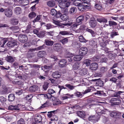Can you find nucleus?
Instances as JSON below:
<instances>
[{
  "label": "nucleus",
  "instance_id": "20",
  "mask_svg": "<svg viewBox=\"0 0 124 124\" xmlns=\"http://www.w3.org/2000/svg\"><path fill=\"white\" fill-rule=\"evenodd\" d=\"M60 73L58 71H56L53 73L52 76L53 77L55 78H57L61 76Z\"/></svg>",
  "mask_w": 124,
  "mask_h": 124
},
{
  "label": "nucleus",
  "instance_id": "52",
  "mask_svg": "<svg viewBox=\"0 0 124 124\" xmlns=\"http://www.w3.org/2000/svg\"><path fill=\"white\" fill-rule=\"evenodd\" d=\"M65 86L68 87L71 90H72L74 89L75 87V86H72L69 84H67L65 85Z\"/></svg>",
  "mask_w": 124,
  "mask_h": 124
},
{
  "label": "nucleus",
  "instance_id": "43",
  "mask_svg": "<svg viewBox=\"0 0 124 124\" xmlns=\"http://www.w3.org/2000/svg\"><path fill=\"white\" fill-rule=\"evenodd\" d=\"M43 26L46 27V29L48 30L53 28L54 27V26L53 25H52L50 23L46 24V25H45Z\"/></svg>",
  "mask_w": 124,
  "mask_h": 124
},
{
  "label": "nucleus",
  "instance_id": "50",
  "mask_svg": "<svg viewBox=\"0 0 124 124\" xmlns=\"http://www.w3.org/2000/svg\"><path fill=\"white\" fill-rule=\"evenodd\" d=\"M47 5L50 7H53L55 5V3L54 1H49L47 3Z\"/></svg>",
  "mask_w": 124,
  "mask_h": 124
},
{
  "label": "nucleus",
  "instance_id": "40",
  "mask_svg": "<svg viewBox=\"0 0 124 124\" xmlns=\"http://www.w3.org/2000/svg\"><path fill=\"white\" fill-rule=\"evenodd\" d=\"M77 11V9L75 7H72L70 9L69 12L70 14H73L75 13Z\"/></svg>",
  "mask_w": 124,
  "mask_h": 124
},
{
  "label": "nucleus",
  "instance_id": "4",
  "mask_svg": "<svg viewBox=\"0 0 124 124\" xmlns=\"http://www.w3.org/2000/svg\"><path fill=\"white\" fill-rule=\"evenodd\" d=\"M42 118L39 115H36L34 117V122L32 124H41Z\"/></svg>",
  "mask_w": 124,
  "mask_h": 124
},
{
  "label": "nucleus",
  "instance_id": "57",
  "mask_svg": "<svg viewBox=\"0 0 124 124\" xmlns=\"http://www.w3.org/2000/svg\"><path fill=\"white\" fill-rule=\"evenodd\" d=\"M111 101H112L114 102L115 101H119V102H117V104H118L119 103H120L121 102V100L119 98H112L111 99Z\"/></svg>",
  "mask_w": 124,
  "mask_h": 124
},
{
  "label": "nucleus",
  "instance_id": "30",
  "mask_svg": "<svg viewBox=\"0 0 124 124\" xmlns=\"http://www.w3.org/2000/svg\"><path fill=\"white\" fill-rule=\"evenodd\" d=\"M96 115L90 116L89 118V120L91 121L94 120L95 122L97 121L98 118H100L99 116H98V117H96Z\"/></svg>",
  "mask_w": 124,
  "mask_h": 124
},
{
  "label": "nucleus",
  "instance_id": "16",
  "mask_svg": "<svg viewBox=\"0 0 124 124\" xmlns=\"http://www.w3.org/2000/svg\"><path fill=\"white\" fill-rule=\"evenodd\" d=\"M67 63V62L66 60L62 59L59 62V66L61 67H64L66 65Z\"/></svg>",
  "mask_w": 124,
  "mask_h": 124
},
{
  "label": "nucleus",
  "instance_id": "45",
  "mask_svg": "<svg viewBox=\"0 0 124 124\" xmlns=\"http://www.w3.org/2000/svg\"><path fill=\"white\" fill-rule=\"evenodd\" d=\"M11 24L13 25H15L17 24L18 23V21L17 19H12L11 21Z\"/></svg>",
  "mask_w": 124,
  "mask_h": 124
},
{
  "label": "nucleus",
  "instance_id": "29",
  "mask_svg": "<svg viewBox=\"0 0 124 124\" xmlns=\"http://www.w3.org/2000/svg\"><path fill=\"white\" fill-rule=\"evenodd\" d=\"M95 8L99 10H101L102 9V6L100 3L96 4L95 5Z\"/></svg>",
  "mask_w": 124,
  "mask_h": 124
},
{
  "label": "nucleus",
  "instance_id": "62",
  "mask_svg": "<svg viewBox=\"0 0 124 124\" xmlns=\"http://www.w3.org/2000/svg\"><path fill=\"white\" fill-rule=\"evenodd\" d=\"M44 95L45 97H47L48 99H50L53 97L52 94H49V93L46 94H44Z\"/></svg>",
  "mask_w": 124,
  "mask_h": 124
},
{
  "label": "nucleus",
  "instance_id": "41",
  "mask_svg": "<svg viewBox=\"0 0 124 124\" xmlns=\"http://www.w3.org/2000/svg\"><path fill=\"white\" fill-rule=\"evenodd\" d=\"M16 105H11L8 106V109L9 110L16 111Z\"/></svg>",
  "mask_w": 124,
  "mask_h": 124
},
{
  "label": "nucleus",
  "instance_id": "7",
  "mask_svg": "<svg viewBox=\"0 0 124 124\" xmlns=\"http://www.w3.org/2000/svg\"><path fill=\"white\" fill-rule=\"evenodd\" d=\"M110 115L111 117L116 118H119L121 116L120 113L115 111L111 112Z\"/></svg>",
  "mask_w": 124,
  "mask_h": 124
},
{
  "label": "nucleus",
  "instance_id": "44",
  "mask_svg": "<svg viewBox=\"0 0 124 124\" xmlns=\"http://www.w3.org/2000/svg\"><path fill=\"white\" fill-rule=\"evenodd\" d=\"M79 41L85 43L87 41L82 35H80L79 37Z\"/></svg>",
  "mask_w": 124,
  "mask_h": 124
},
{
  "label": "nucleus",
  "instance_id": "28",
  "mask_svg": "<svg viewBox=\"0 0 124 124\" xmlns=\"http://www.w3.org/2000/svg\"><path fill=\"white\" fill-rule=\"evenodd\" d=\"M83 58V56L81 55H76L73 58V60L76 61H80Z\"/></svg>",
  "mask_w": 124,
  "mask_h": 124
},
{
  "label": "nucleus",
  "instance_id": "9",
  "mask_svg": "<svg viewBox=\"0 0 124 124\" xmlns=\"http://www.w3.org/2000/svg\"><path fill=\"white\" fill-rule=\"evenodd\" d=\"M88 51V49L85 47L80 48L79 50V53L80 55L83 56L86 54Z\"/></svg>",
  "mask_w": 124,
  "mask_h": 124
},
{
  "label": "nucleus",
  "instance_id": "26",
  "mask_svg": "<svg viewBox=\"0 0 124 124\" xmlns=\"http://www.w3.org/2000/svg\"><path fill=\"white\" fill-rule=\"evenodd\" d=\"M45 42L46 45L47 46H51L53 45L54 41L50 40H48L47 39H46Z\"/></svg>",
  "mask_w": 124,
  "mask_h": 124
},
{
  "label": "nucleus",
  "instance_id": "31",
  "mask_svg": "<svg viewBox=\"0 0 124 124\" xmlns=\"http://www.w3.org/2000/svg\"><path fill=\"white\" fill-rule=\"evenodd\" d=\"M97 21L100 23H106L108 22L106 19L104 18H98L97 19Z\"/></svg>",
  "mask_w": 124,
  "mask_h": 124
},
{
  "label": "nucleus",
  "instance_id": "32",
  "mask_svg": "<svg viewBox=\"0 0 124 124\" xmlns=\"http://www.w3.org/2000/svg\"><path fill=\"white\" fill-rule=\"evenodd\" d=\"M19 3L23 5H26L29 4V0H19Z\"/></svg>",
  "mask_w": 124,
  "mask_h": 124
},
{
  "label": "nucleus",
  "instance_id": "33",
  "mask_svg": "<svg viewBox=\"0 0 124 124\" xmlns=\"http://www.w3.org/2000/svg\"><path fill=\"white\" fill-rule=\"evenodd\" d=\"M124 92L118 91L114 93L113 95V97H116L118 98L120 97V96L121 93H124Z\"/></svg>",
  "mask_w": 124,
  "mask_h": 124
},
{
  "label": "nucleus",
  "instance_id": "24",
  "mask_svg": "<svg viewBox=\"0 0 124 124\" xmlns=\"http://www.w3.org/2000/svg\"><path fill=\"white\" fill-rule=\"evenodd\" d=\"M97 39H94L92 40L90 42V44L92 46H94L95 47H97Z\"/></svg>",
  "mask_w": 124,
  "mask_h": 124
},
{
  "label": "nucleus",
  "instance_id": "38",
  "mask_svg": "<svg viewBox=\"0 0 124 124\" xmlns=\"http://www.w3.org/2000/svg\"><path fill=\"white\" fill-rule=\"evenodd\" d=\"M84 16L82 15L78 17L76 19V21L78 23H80V24L82 23V21L83 20Z\"/></svg>",
  "mask_w": 124,
  "mask_h": 124
},
{
  "label": "nucleus",
  "instance_id": "11",
  "mask_svg": "<svg viewBox=\"0 0 124 124\" xmlns=\"http://www.w3.org/2000/svg\"><path fill=\"white\" fill-rule=\"evenodd\" d=\"M85 4L84 3H82L80 4L79 6H78V9L80 11H83L85 9V8H87V7H88L89 6L88 5H87Z\"/></svg>",
  "mask_w": 124,
  "mask_h": 124
},
{
  "label": "nucleus",
  "instance_id": "3",
  "mask_svg": "<svg viewBox=\"0 0 124 124\" xmlns=\"http://www.w3.org/2000/svg\"><path fill=\"white\" fill-rule=\"evenodd\" d=\"M95 105L94 107L96 113L98 115H100L101 114L104 113L105 112L103 110V108L102 106L96 105Z\"/></svg>",
  "mask_w": 124,
  "mask_h": 124
},
{
  "label": "nucleus",
  "instance_id": "19",
  "mask_svg": "<svg viewBox=\"0 0 124 124\" xmlns=\"http://www.w3.org/2000/svg\"><path fill=\"white\" fill-rule=\"evenodd\" d=\"M98 64L95 62L92 63L90 66V68L93 70H96L98 68Z\"/></svg>",
  "mask_w": 124,
  "mask_h": 124
},
{
  "label": "nucleus",
  "instance_id": "60",
  "mask_svg": "<svg viewBox=\"0 0 124 124\" xmlns=\"http://www.w3.org/2000/svg\"><path fill=\"white\" fill-rule=\"evenodd\" d=\"M118 33L116 32H113L111 33L110 36L112 38H113L115 36L118 35Z\"/></svg>",
  "mask_w": 124,
  "mask_h": 124
},
{
  "label": "nucleus",
  "instance_id": "47",
  "mask_svg": "<svg viewBox=\"0 0 124 124\" xmlns=\"http://www.w3.org/2000/svg\"><path fill=\"white\" fill-rule=\"evenodd\" d=\"M71 2L70 1H69L66 3H62V5L63 7L62 8H64L66 7H69L70 4Z\"/></svg>",
  "mask_w": 124,
  "mask_h": 124
},
{
  "label": "nucleus",
  "instance_id": "25",
  "mask_svg": "<svg viewBox=\"0 0 124 124\" xmlns=\"http://www.w3.org/2000/svg\"><path fill=\"white\" fill-rule=\"evenodd\" d=\"M89 23L90 26L92 28L94 27L96 25V22L95 20H91Z\"/></svg>",
  "mask_w": 124,
  "mask_h": 124
},
{
  "label": "nucleus",
  "instance_id": "8",
  "mask_svg": "<svg viewBox=\"0 0 124 124\" xmlns=\"http://www.w3.org/2000/svg\"><path fill=\"white\" fill-rule=\"evenodd\" d=\"M55 112V111H54L48 112L47 114V116L49 118H51L52 116V118L51 119V120L52 121H55L57 120L58 118L56 116L54 115V113Z\"/></svg>",
  "mask_w": 124,
  "mask_h": 124
},
{
  "label": "nucleus",
  "instance_id": "14",
  "mask_svg": "<svg viewBox=\"0 0 124 124\" xmlns=\"http://www.w3.org/2000/svg\"><path fill=\"white\" fill-rule=\"evenodd\" d=\"M17 44V42L16 40H14L10 41L7 44V46L9 47H13Z\"/></svg>",
  "mask_w": 124,
  "mask_h": 124
},
{
  "label": "nucleus",
  "instance_id": "58",
  "mask_svg": "<svg viewBox=\"0 0 124 124\" xmlns=\"http://www.w3.org/2000/svg\"><path fill=\"white\" fill-rule=\"evenodd\" d=\"M98 85L101 87H102L104 85L103 82L101 80L98 81L97 82Z\"/></svg>",
  "mask_w": 124,
  "mask_h": 124
},
{
  "label": "nucleus",
  "instance_id": "54",
  "mask_svg": "<svg viewBox=\"0 0 124 124\" xmlns=\"http://www.w3.org/2000/svg\"><path fill=\"white\" fill-rule=\"evenodd\" d=\"M36 16V14L34 12H32L30 13L29 15V16L31 18H34Z\"/></svg>",
  "mask_w": 124,
  "mask_h": 124
},
{
  "label": "nucleus",
  "instance_id": "36",
  "mask_svg": "<svg viewBox=\"0 0 124 124\" xmlns=\"http://www.w3.org/2000/svg\"><path fill=\"white\" fill-rule=\"evenodd\" d=\"M46 33V31H40L38 35V36L39 38H43L45 36V34Z\"/></svg>",
  "mask_w": 124,
  "mask_h": 124
},
{
  "label": "nucleus",
  "instance_id": "2",
  "mask_svg": "<svg viewBox=\"0 0 124 124\" xmlns=\"http://www.w3.org/2000/svg\"><path fill=\"white\" fill-rule=\"evenodd\" d=\"M60 21L59 20H54L53 19V20L52 22L55 25H57L62 28H64V26H70L72 24V23L60 24Z\"/></svg>",
  "mask_w": 124,
  "mask_h": 124
},
{
  "label": "nucleus",
  "instance_id": "1",
  "mask_svg": "<svg viewBox=\"0 0 124 124\" xmlns=\"http://www.w3.org/2000/svg\"><path fill=\"white\" fill-rule=\"evenodd\" d=\"M108 37L104 35H102L101 37H99L98 38V40L99 42L100 45L102 47H104L110 41L109 39L106 40L107 39Z\"/></svg>",
  "mask_w": 124,
  "mask_h": 124
},
{
  "label": "nucleus",
  "instance_id": "13",
  "mask_svg": "<svg viewBox=\"0 0 124 124\" xmlns=\"http://www.w3.org/2000/svg\"><path fill=\"white\" fill-rule=\"evenodd\" d=\"M53 47L54 50L57 52L60 51L62 48L61 45L59 43L54 44Z\"/></svg>",
  "mask_w": 124,
  "mask_h": 124
},
{
  "label": "nucleus",
  "instance_id": "51",
  "mask_svg": "<svg viewBox=\"0 0 124 124\" xmlns=\"http://www.w3.org/2000/svg\"><path fill=\"white\" fill-rule=\"evenodd\" d=\"M6 61L10 62H13L14 61V59L11 56L8 57L6 59Z\"/></svg>",
  "mask_w": 124,
  "mask_h": 124
},
{
  "label": "nucleus",
  "instance_id": "46",
  "mask_svg": "<svg viewBox=\"0 0 124 124\" xmlns=\"http://www.w3.org/2000/svg\"><path fill=\"white\" fill-rule=\"evenodd\" d=\"M93 88L92 87H90L88 88L87 89L85 90L84 92V94L93 91Z\"/></svg>",
  "mask_w": 124,
  "mask_h": 124
},
{
  "label": "nucleus",
  "instance_id": "37",
  "mask_svg": "<svg viewBox=\"0 0 124 124\" xmlns=\"http://www.w3.org/2000/svg\"><path fill=\"white\" fill-rule=\"evenodd\" d=\"M108 70L107 67H104L103 66L101 67L100 68V72L101 73H104L106 72Z\"/></svg>",
  "mask_w": 124,
  "mask_h": 124
},
{
  "label": "nucleus",
  "instance_id": "35",
  "mask_svg": "<svg viewBox=\"0 0 124 124\" xmlns=\"http://www.w3.org/2000/svg\"><path fill=\"white\" fill-rule=\"evenodd\" d=\"M2 40L1 41H2V45L1 46L3 47L5 44L8 41V39L7 38H1Z\"/></svg>",
  "mask_w": 124,
  "mask_h": 124
},
{
  "label": "nucleus",
  "instance_id": "5",
  "mask_svg": "<svg viewBox=\"0 0 124 124\" xmlns=\"http://www.w3.org/2000/svg\"><path fill=\"white\" fill-rule=\"evenodd\" d=\"M68 14L67 10H65L64 13V14L62 15L61 16V18L63 21L67 20L68 22H70L69 19H68L69 17L67 15Z\"/></svg>",
  "mask_w": 124,
  "mask_h": 124
},
{
  "label": "nucleus",
  "instance_id": "23",
  "mask_svg": "<svg viewBox=\"0 0 124 124\" xmlns=\"http://www.w3.org/2000/svg\"><path fill=\"white\" fill-rule=\"evenodd\" d=\"M80 67V64L78 62H76L74 63L72 66V69L74 70L79 69Z\"/></svg>",
  "mask_w": 124,
  "mask_h": 124
},
{
  "label": "nucleus",
  "instance_id": "21",
  "mask_svg": "<svg viewBox=\"0 0 124 124\" xmlns=\"http://www.w3.org/2000/svg\"><path fill=\"white\" fill-rule=\"evenodd\" d=\"M87 73V70L85 68L81 69L79 71V74L82 75H85Z\"/></svg>",
  "mask_w": 124,
  "mask_h": 124
},
{
  "label": "nucleus",
  "instance_id": "48",
  "mask_svg": "<svg viewBox=\"0 0 124 124\" xmlns=\"http://www.w3.org/2000/svg\"><path fill=\"white\" fill-rule=\"evenodd\" d=\"M91 61L88 59H86L85 60L84 62V64H85L87 66H89L91 64Z\"/></svg>",
  "mask_w": 124,
  "mask_h": 124
},
{
  "label": "nucleus",
  "instance_id": "64",
  "mask_svg": "<svg viewBox=\"0 0 124 124\" xmlns=\"http://www.w3.org/2000/svg\"><path fill=\"white\" fill-rule=\"evenodd\" d=\"M17 124H25L24 120L23 119H21L18 121Z\"/></svg>",
  "mask_w": 124,
  "mask_h": 124
},
{
  "label": "nucleus",
  "instance_id": "34",
  "mask_svg": "<svg viewBox=\"0 0 124 124\" xmlns=\"http://www.w3.org/2000/svg\"><path fill=\"white\" fill-rule=\"evenodd\" d=\"M8 100L9 101H13L15 98V95L13 94H11L8 96Z\"/></svg>",
  "mask_w": 124,
  "mask_h": 124
},
{
  "label": "nucleus",
  "instance_id": "27",
  "mask_svg": "<svg viewBox=\"0 0 124 124\" xmlns=\"http://www.w3.org/2000/svg\"><path fill=\"white\" fill-rule=\"evenodd\" d=\"M59 34L62 35H71L72 33L70 31H60Z\"/></svg>",
  "mask_w": 124,
  "mask_h": 124
},
{
  "label": "nucleus",
  "instance_id": "59",
  "mask_svg": "<svg viewBox=\"0 0 124 124\" xmlns=\"http://www.w3.org/2000/svg\"><path fill=\"white\" fill-rule=\"evenodd\" d=\"M73 56V54L69 52H67L66 54V57L67 58L72 57Z\"/></svg>",
  "mask_w": 124,
  "mask_h": 124
},
{
  "label": "nucleus",
  "instance_id": "53",
  "mask_svg": "<svg viewBox=\"0 0 124 124\" xmlns=\"http://www.w3.org/2000/svg\"><path fill=\"white\" fill-rule=\"evenodd\" d=\"M31 28V26L30 25H28L27 29L25 30H23L22 32L23 33H28L30 32V30Z\"/></svg>",
  "mask_w": 124,
  "mask_h": 124
},
{
  "label": "nucleus",
  "instance_id": "15",
  "mask_svg": "<svg viewBox=\"0 0 124 124\" xmlns=\"http://www.w3.org/2000/svg\"><path fill=\"white\" fill-rule=\"evenodd\" d=\"M39 87L36 85H33L31 86L29 88V91L32 92H35L39 89Z\"/></svg>",
  "mask_w": 124,
  "mask_h": 124
},
{
  "label": "nucleus",
  "instance_id": "22",
  "mask_svg": "<svg viewBox=\"0 0 124 124\" xmlns=\"http://www.w3.org/2000/svg\"><path fill=\"white\" fill-rule=\"evenodd\" d=\"M45 46L44 45L39 46L38 47L34 49H30V51L33 52L35 51H38L39 50H41L44 49L45 48Z\"/></svg>",
  "mask_w": 124,
  "mask_h": 124
},
{
  "label": "nucleus",
  "instance_id": "6",
  "mask_svg": "<svg viewBox=\"0 0 124 124\" xmlns=\"http://www.w3.org/2000/svg\"><path fill=\"white\" fill-rule=\"evenodd\" d=\"M16 111L30 110L29 107H26L24 105L20 104L16 105Z\"/></svg>",
  "mask_w": 124,
  "mask_h": 124
},
{
  "label": "nucleus",
  "instance_id": "55",
  "mask_svg": "<svg viewBox=\"0 0 124 124\" xmlns=\"http://www.w3.org/2000/svg\"><path fill=\"white\" fill-rule=\"evenodd\" d=\"M3 90L1 92V93L2 94H5L7 93V92L8 89L5 86H3Z\"/></svg>",
  "mask_w": 124,
  "mask_h": 124
},
{
  "label": "nucleus",
  "instance_id": "63",
  "mask_svg": "<svg viewBox=\"0 0 124 124\" xmlns=\"http://www.w3.org/2000/svg\"><path fill=\"white\" fill-rule=\"evenodd\" d=\"M68 40L67 38H65L61 40V41L63 44L66 43L68 42Z\"/></svg>",
  "mask_w": 124,
  "mask_h": 124
},
{
  "label": "nucleus",
  "instance_id": "49",
  "mask_svg": "<svg viewBox=\"0 0 124 124\" xmlns=\"http://www.w3.org/2000/svg\"><path fill=\"white\" fill-rule=\"evenodd\" d=\"M80 24V23H78L76 21V22L73 24V25H72L71 26V28H72L74 30V29L76 28L78 25Z\"/></svg>",
  "mask_w": 124,
  "mask_h": 124
},
{
  "label": "nucleus",
  "instance_id": "10",
  "mask_svg": "<svg viewBox=\"0 0 124 124\" xmlns=\"http://www.w3.org/2000/svg\"><path fill=\"white\" fill-rule=\"evenodd\" d=\"M19 41L21 42H25L27 41L28 38L27 36L25 35H20L18 36Z\"/></svg>",
  "mask_w": 124,
  "mask_h": 124
},
{
  "label": "nucleus",
  "instance_id": "18",
  "mask_svg": "<svg viewBox=\"0 0 124 124\" xmlns=\"http://www.w3.org/2000/svg\"><path fill=\"white\" fill-rule=\"evenodd\" d=\"M77 114L78 116L81 118L85 117V113L83 111H77Z\"/></svg>",
  "mask_w": 124,
  "mask_h": 124
},
{
  "label": "nucleus",
  "instance_id": "12",
  "mask_svg": "<svg viewBox=\"0 0 124 124\" xmlns=\"http://www.w3.org/2000/svg\"><path fill=\"white\" fill-rule=\"evenodd\" d=\"M5 16L7 17H11L12 15V11L11 9H5Z\"/></svg>",
  "mask_w": 124,
  "mask_h": 124
},
{
  "label": "nucleus",
  "instance_id": "61",
  "mask_svg": "<svg viewBox=\"0 0 124 124\" xmlns=\"http://www.w3.org/2000/svg\"><path fill=\"white\" fill-rule=\"evenodd\" d=\"M108 23L109 25L110 26L116 25L117 24L114 21H109L108 22Z\"/></svg>",
  "mask_w": 124,
  "mask_h": 124
},
{
  "label": "nucleus",
  "instance_id": "56",
  "mask_svg": "<svg viewBox=\"0 0 124 124\" xmlns=\"http://www.w3.org/2000/svg\"><path fill=\"white\" fill-rule=\"evenodd\" d=\"M51 14L53 16H55L56 13L57 11L55 9H53L51 10Z\"/></svg>",
  "mask_w": 124,
  "mask_h": 124
},
{
  "label": "nucleus",
  "instance_id": "17",
  "mask_svg": "<svg viewBox=\"0 0 124 124\" xmlns=\"http://www.w3.org/2000/svg\"><path fill=\"white\" fill-rule=\"evenodd\" d=\"M46 54V52L43 51H41L38 52L37 54V55L38 57L42 58L45 56Z\"/></svg>",
  "mask_w": 124,
  "mask_h": 124
},
{
  "label": "nucleus",
  "instance_id": "42",
  "mask_svg": "<svg viewBox=\"0 0 124 124\" xmlns=\"http://www.w3.org/2000/svg\"><path fill=\"white\" fill-rule=\"evenodd\" d=\"M15 13L17 15L20 14L21 13V10L20 7L16 8L14 10Z\"/></svg>",
  "mask_w": 124,
  "mask_h": 124
},
{
  "label": "nucleus",
  "instance_id": "39",
  "mask_svg": "<svg viewBox=\"0 0 124 124\" xmlns=\"http://www.w3.org/2000/svg\"><path fill=\"white\" fill-rule=\"evenodd\" d=\"M101 56L99 55H96L93 57L92 58V60L93 61H98L101 59Z\"/></svg>",
  "mask_w": 124,
  "mask_h": 124
}]
</instances>
